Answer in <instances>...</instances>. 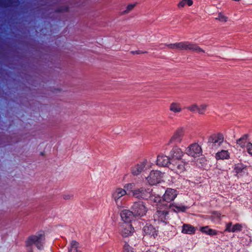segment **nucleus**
<instances>
[{"label": "nucleus", "instance_id": "nucleus-1", "mask_svg": "<svg viewBox=\"0 0 252 252\" xmlns=\"http://www.w3.org/2000/svg\"><path fill=\"white\" fill-rule=\"evenodd\" d=\"M174 51L182 50L190 51L198 54L205 53L204 50L200 47L197 44L189 41H182L174 43L161 44Z\"/></svg>", "mask_w": 252, "mask_h": 252}, {"label": "nucleus", "instance_id": "nucleus-2", "mask_svg": "<svg viewBox=\"0 0 252 252\" xmlns=\"http://www.w3.org/2000/svg\"><path fill=\"white\" fill-rule=\"evenodd\" d=\"M44 234L43 232L38 233L35 235L30 236L25 241V246L27 248H30L32 245H35L36 247L39 250L43 249V244L44 241Z\"/></svg>", "mask_w": 252, "mask_h": 252}, {"label": "nucleus", "instance_id": "nucleus-3", "mask_svg": "<svg viewBox=\"0 0 252 252\" xmlns=\"http://www.w3.org/2000/svg\"><path fill=\"white\" fill-rule=\"evenodd\" d=\"M147 183L150 186L156 185L162 181L163 173L158 170H151L150 173L146 176L143 175Z\"/></svg>", "mask_w": 252, "mask_h": 252}, {"label": "nucleus", "instance_id": "nucleus-4", "mask_svg": "<svg viewBox=\"0 0 252 252\" xmlns=\"http://www.w3.org/2000/svg\"><path fill=\"white\" fill-rule=\"evenodd\" d=\"M224 137L222 134L218 133L209 136L207 142L208 146L212 149H216L223 142Z\"/></svg>", "mask_w": 252, "mask_h": 252}, {"label": "nucleus", "instance_id": "nucleus-5", "mask_svg": "<svg viewBox=\"0 0 252 252\" xmlns=\"http://www.w3.org/2000/svg\"><path fill=\"white\" fill-rule=\"evenodd\" d=\"M233 172L234 175L238 179L247 176L249 175L248 167L242 162L236 163L233 165Z\"/></svg>", "mask_w": 252, "mask_h": 252}, {"label": "nucleus", "instance_id": "nucleus-6", "mask_svg": "<svg viewBox=\"0 0 252 252\" xmlns=\"http://www.w3.org/2000/svg\"><path fill=\"white\" fill-rule=\"evenodd\" d=\"M202 153L201 147L197 143H193L186 149V153L194 158L199 157Z\"/></svg>", "mask_w": 252, "mask_h": 252}, {"label": "nucleus", "instance_id": "nucleus-7", "mask_svg": "<svg viewBox=\"0 0 252 252\" xmlns=\"http://www.w3.org/2000/svg\"><path fill=\"white\" fill-rule=\"evenodd\" d=\"M178 194V192L175 189L167 188L162 196V201L170 203L176 198Z\"/></svg>", "mask_w": 252, "mask_h": 252}, {"label": "nucleus", "instance_id": "nucleus-8", "mask_svg": "<svg viewBox=\"0 0 252 252\" xmlns=\"http://www.w3.org/2000/svg\"><path fill=\"white\" fill-rule=\"evenodd\" d=\"M184 135V131L183 128L180 127L177 128L171 137L169 144H177L180 143L182 141Z\"/></svg>", "mask_w": 252, "mask_h": 252}, {"label": "nucleus", "instance_id": "nucleus-9", "mask_svg": "<svg viewBox=\"0 0 252 252\" xmlns=\"http://www.w3.org/2000/svg\"><path fill=\"white\" fill-rule=\"evenodd\" d=\"M243 225L239 223L233 224L231 221L228 222L225 224L224 232L236 233L242 230Z\"/></svg>", "mask_w": 252, "mask_h": 252}, {"label": "nucleus", "instance_id": "nucleus-10", "mask_svg": "<svg viewBox=\"0 0 252 252\" xmlns=\"http://www.w3.org/2000/svg\"><path fill=\"white\" fill-rule=\"evenodd\" d=\"M121 227V234L124 237L130 235L134 230L132 224L129 223H122Z\"/></svg>", "mask_w": 252, "mask_h": 252}, {"label": "nucleus", "instance_id": "nucleus-11", "mask_svg": "<svg viewBox=\"0 0 252 252\" xmlns=\"http://www.w3.org/2000/svg\"><path fill=\"white\" fill-rule=\"evenodd\" d=\"M170 159L171 158L169 155V156L164 155H158L157 158V164L161 167L168 166L169 165L171 164Z\"/></svg>", "mask_w": 252, "mask_h": 252}, {"label": "nucleus", "instance_id": "nucleus-12", "mask_svg": "<svg viewBox=\"0 0 252 252\" xmlns=\"http://www.w3.org/2000/svg\"><path fill=\"white\" fill-rule=\"evenodd\" d=\"M168 214L169 211L167 210H158L154 217L156 218L158 221L167 223V220L169 218L168 216Z\"/></svg>", "mask_w": 252, "mask_h": 252}, {"label": "nucleus", "instance_id": "nucleus-13", "mask_svg": "<svg viewBox=\"0 0 252 252\" xmlns=\"http://www.w3.org/2000/svg\"><path fill=\"white\" fill-rule=\"evenodd\" d=\"M184 153L178 146H174L170 152L169 156L171 159H181Z\"/></svg>", "mask_w": 252, "mask_h": 252}, {"label": "nucleus", "instance_id": "nucleus-14", "mask_svg": "<svg viewBox=\"0 0 252 252\" xmlns=\"http://www.w3.org/2000/svg\"><path fill=\"white\" fill-rule=\"evenodd\" d=\"M121 219L124 221L123 223H130L134 215L132 212L128 210H124L120 214Z\"/></svg>", "mask_w": 252, "mask_h": 252}, {"label": "nucleus", "instance_id": "nucleus-15", "mask_svg": "<svg viewBox=\"0 0 252 252\" xmlns=\"http://www.w3.org/2000/svg\"><path fill=\"white\" fill-rule=\"evenodd\" d=\"M143 230L146 234L153 236L154 238L158 235V231L152 224L146 223L143 227Z\"/></svg>", "mask_w": 252, "mask_h": 252}, {"label": "nucleus", "instance_id": "nucleus-16", "mask_svg": "<svg viewBox=\"0 0 252 252\" xmlns=\"http://www.w3.org/2000/svg\"><path fill=\"white\" fill-rule=\"evenodd\" d=\"M197 228L190 224L184 223L182 225V233L192 235L195 234Z\"/></svg>", "mask_w": 252, "mask_h": 252}, {"label": "nucleus", "instance_id": "nucleus-17", "mask_svg": "<svg viewBox=\"0 0 252 252\" xmlns=\"http://www.w3.org/2000/svg\"><path fill=\"white\" fill-rule=\"evenodd\" d=\"M126 194L125 189L122 188L116 189L112 193V198L117 203L118 200Z\"/></svg>", "mask_w": 252, "mask_h": 252}, {"label": "nucleus", "instance_id": "nucleus-18", "mask_svg": "<svg viewBox=\"0 0 252 252\" xmlns=\"http://www.w3.org/2000/svg\"><path fill=\"white\" fill-rule=\"evenodd\" d=\"M132 212L135 217H140L142 213V202L141 201L135 202L131 208Z\"/></svg>", "mask_w": 252, "mask_h": 252}, {"label": "nucleus", "instance_id": "nucleus-19", "mask_svg": "<svg viewBox=\"0 0 252 252\" xmlns=\"http://www.w3.org/2000/svg\"><path fill=\"white\" fill-rule=\"evenodd\" d=\"M200 231L202 233L207 234L210 236H214L217 235L219 233H223V232H220L217 230L210 228L209 226L208 225L201 227L200 228Z\"/></svg>", "mask_w": 252, "mask_h": 252}, {"label": "nucleus", "instance_id": "nucleus-20", "mask_svg": "<svg viewBox=\"0 0 252 252\" xmlns=\"http://www.w3.org/2000/svg\"><path fill=\"white\" fill-rule=\"evenodd\" d=\"M163 205L167 206V204H166ZM168 208L175 213L185 212L188 208L187 206L184 205H177L175 203H170L168 205Z\"/></svg>", "mask_w": 252, "mask_h": 252}, {"label": "nucleus", "instance_id": "nucleus-21", "mask_svg": "<svg viewBox=\"0 0 252 252\" xmlns=\"http://www.w3.org/2000/svg\"><path fill=\"white\" fill-rule=\"evenodd\" d=\"M250 135L249 134H245L242 136L239 139L236 141V143L239 145L242 148H247L248 143H251L249 141V137Z\"/></svg>", "mask_w": 252, "mask_h": 252}, {"label": "nucleus", "instance_id": "nucleus-22", "mask_svg": "<svg viewBox=\"0 0 252 252\" xmlns=\"http://www.w3.org/2000/svg\"><path fill=\"white\" fill-rule=\"evenodd\" d=\"M19 0H0V6L7 8L19 4Z\"/></svg>", "mask_w": 252, "mask_h": 252}, {"label": "nucleus", "instance_id": "nucleus-23", "mask_svg": "<svg viewBox=\"0 0 252 252\" xmlns=\"http://www.w3.org/2000/svg\"><path fill=\"white\" fill-rule=\"evenodd\" d=\"M187 164V162L183 161H176L174 165V168L172 169V170H175L177 173H182L186 170L185 166Z\"/></svg>", "mask_w": 252, "mask_h": 252}, {"label": "nucleus", "instance_id": "nucleus-24", "mask_svg": "<svg viewBox=\"0 0 252 252\" xmlns=\"http://www.w3.org/2000/svg\"><path fill=\"white\" fill-rule=\"evenodd\" d=\"M147 200L150 201L151 203H153V205H157L158 203L163 202L162 196L154 193L150 196Z\"/></svg>", "mask_w": 252, "mask_h": 252}, {"label": "nucleus", "instance_id": "nucleus-25", "mask_svg": "<svg viewBox=\"0 0 252 252\" xmlns=\"http://www.w3.org/2000/svg\"><path fill=\"white\" fill-rule=\"evenodd\" d=\"M216 158L217 160L219 159H228L229 158V153L227 150H221L216 154Z\"/></svg>", "mask_w": 252, "mask_h": 252}, {"label": "nucleus", "instance_id": "nucleus-26", "mask_svg": "<svg viewBox=\"0 0 252 252\" xmlns=\"http://www.w3.org/2000/svg\"><path fill=\"white\" fill-rule=\"evenodd\" d=\"M169 110L175 113H179L182 111L181 104L178 102H172L170 104Z\"/></svg>", "mask_w": 252, "mask_h": 252}, {"label": "nucleus", "instance_id": "nucleus-27", "mask_svg": "<svg viewBox=\"0 0 252 252\" xmlns=\"http://www.w3.org/2000/svg\"><path fill=\"white\" fill-rule=\"evenodd\" d=\"M153 165V164L150 160H148L147 159H144L143 160V175L147 174L146 171L151 169Z\"/></svg>", "mask_w": 252, "mask_h": 252}, {"label": "nucleus", "instance_id": "nucleus-28", "mask_svg": "<svg viewBox=\"0 0 252 252\" xmlns=\"http://www.w3.org/2000/svg\"><path fill=\"white\" fill-rule=\"evenodd\" d=\"M142 172V163H137L131 168V173L134 176H137Z\"/></svg>", "mask_w": 252, "mask_h": 252}, {"label": "nucleus", "instance_id": "nucleus-29", "mask_svg": "<svg viewBox=\"0 0 252 252\" xmlns=\"http://www.w3.org/2000/svg\"><path fill=\"white\" fill-rule=\"evenodd\" d=\"M79 243L75 240H72L70 243V247L68 248V252H81L78 250Z\"/></svg>", "mask_w": 252, "mask_h": 252}, {"label": "nucleus", "instance_id": "nucleus-30", "mask_svg": "<svg viewBox=\"0 0 252 252\" xmlns=\"http://www.w3.org/2000/svg\"><path fill=\"white\" fill-rule=\"evenodd\" d=\"M153 189L151 187L145 189L143 190V199L147 200L153 194Z\"/></svg>", "mask_w": 252, "mask_h": 252}, {"label": "nucleus", "instance_id": "nucleus-31", "mask_svg": "<svg viewBox=\"0 0 252 252\" xmlns=\"http://www.w3.org/2000/svg\"><path fill=\"white\" fill-rule=\"evenodd\" d=\"M215 19L221 22H226L228 20V17L225 16L223 13L220 12L218 13V16Z\"/></svg>", "mask_w": 252, "mask_h": 252}, {"label": "nucleus", "instance_id": "nucleus-32", "mask_svg": "<svg viewBox=\"0 0 252 252\" xmlns=\"http://www.w3.org/2000/svg\"><path fill=\"white\" fill-rule=\"evenodd\" d=\"M186 3L189 6H191L193 3V1L192 0H182L178 3V7H183L186 5Z\"/></svg>", "mask_w": 252, "mask_h": 252}, {"label": "nucleus", "instance_id": "nucleus-33", "mask_svg": "<svg viewBox=\"0 0 252 252\" xmlns=\"http://www.w3.org/2000/svg\"><path fill=\"white\" fill-rule=\"evenodd\" d=\"M123 252H134L132 248L127 242H125L123 246Z\"/></svg>", "mask_w": 252, "mask_h": 252}, {"label": "nucleus", "instance_id": "nucleus-34", "mask_svg": "<svg viewBox=\"0 0 252 252\" xmlns=\"http://www.w3.org/2000/svg\"><path fill=\"white\" fill-rule=\"evenodd\" d=\"M133 195L137 198H140L142 197V191L140 189H135L132 191Z\"/></svg>", "mask_w": 252, "mask_h": 252}, {"label": "nucleus", "instance_id": "nucleus-35", "mask_svg": "<svg viewBox=\"0 0 252 252\" xmlns=\"http://www.w3.org/2000/svg\"><path fill=\"white\" fill-rule=\"evenodd\" d=\"M135 6V4H128L126 9L122 12V14H125L129 12Z\"/></svg>", "mask_w": 252, "mask_h": 252}, {"label": "nucleus", "instance_id": "nucleus-36", "mask_svg": "<svg viewBox=\"0 0 252 252\" xmlns=\"http://www.w3.org/2000/svg\"><path fill=\"white\" fill-rule=\"evenodd\" d=\"M68 10H69V8L68 6H61V7H60L57 8L55 10V12L57 13H60V12H63L68 11Z\"/></svg>", "mask_w": 252, "mask_h": 252}, {"label": "nucleus", "instance_id": "nucleus-37", "mask_svg": "<svg viewBox=\"0 0 252 252\" xmlns=\"http://www.w3.org/2000/svg\"><path fill=\"white\" fill-rule=\"evenodd\" d=\"M187 109L191 112H195L197 111L198 106H197V104H194L193 105L187 107Z\"/></svg>", "mask_w": 252, "mask_h": 252}, {"label": "nucleus", "instance_id": "nucleus-38", "mask_svg": "<svg viewBox=\"0 0 252 252\" xmlns=\"http://www.w3.org/2000/svg\"><path fill=\"white\" fill-rule=\"evenodd\" d=\"M206 109V105H201L200 107H198V109H197V112L200 114H203Z\"/></svg>", "mask_w": 252, "mask_h": 252}, {"label": "nucleus", "instance_id": "nucleus-39", "mask_svg": "<svg viewBox=\"0 0 252 252\" xmlns=\"http://www.w3.org/2000/svg\"><path fill=\"white\" fill-rule=\"evenodd\" d=\"M247 151L249 155L252 156V143H248V145L247 146Z\"/></svg>", "mask_w": 252, "mask_h": 252}, {"label": "nucleus", "instance_id": "nucleus-40", "mask_svg": "<svg viewBox=\"0 0 252 252\" xmlns=\"http://www.w3.org/2000/svg\"><path fill=\"white\" fill-rule=\"evenodd\" d=\"M211 214L214 215L217 218L219 219H220L221 218V213L219 211H212Z\"/></svg>", "mask_w": 252, "mask_h": 252}, {"label": "nucleus", "instance_id": "nucleus-41", "mask_svg": "<svg viewBox=\"0 0 252 252\" xmlns=\"http://www.w3.org/2000/svg\"><path fill=\"white\" fill-rule=\"evenodd\" d=\"M134 186L135 185L134 183H129L126 184L124 187L127 189H132Z\"/></svg>", "mask_w": 252, "mask_h": 252}, {"label": "nucleus", "instance_id": "nucleus-42", "mask_svg": "<svg viewBox=\"0 0 252 252\" xmlns=\"http://www.w3.org/2000/svg\"><path fill=\"white\" fill-rule=\"evenodd\" d=\"M72 197V195L69 194H65L63 195V198L65 200L70 199Z\"/></svg>", "mask_w": 252, "mask_h": 252}, {"label": "nucleus", "instance_id": "nucleus-43", "mask_svg": "<svg viewBox=\"0 0 252 252\" xmlns=\"http://www.w3.org/2000/svg\"><path fill=\"white\" fill-rule=\"evenodd\" d=\"M130 53L132 54H139L140 53V51L136 50V51H132Z\"/></svg>", "mask_w": 252, "mask_h": 252}, {"label": "nucleus", "instance_id": "nucleus-44", "mask_svg": "<svg viewBox=\"0 0 252 252\" xmlns=\"http://www.w3.org/2000/svg\"><path fill=\"white\" fill-rule=\"evenodd\" d=\"M27 252H33L32 249V247H30L27 249Z\"/></svg>", "mask_w": 252, "mask_h": 252}, {"label": "nucleus", "instance_id": "nucleus-45", "mask_svg": "<svg viewBox=\"0 0 252 252\" xmlns=\"http://www.w3.org/2000/svg\"><path fill=\"white\" fill-rule=\"evenodd\" d=\"M210 219H211V220H214V217H213V216H211L210 217Z\"/></svg>", "mask_w": 252, "mask_h": 252}, {"label": "nucleus", "instance_id": "nucleus-46", "mask_svg": "<svg viewBox=\"0 0 252 252\" xmlns=\"http://www.w3.org/2000/svg\"><path fill=\"white\" fill-rule=\"evenodd\" d=\"M142 206H143V208H145V206H144V205L143 204V205H142Z\"/></svg>", "mask_w": 252, "mask_h": 252}, {"label": "nucleus", "instance_id": "nucleus-47", "mask_svg": "<svg viewBox=\"0 0 252 252\" xmlns=\"http://www.w3.org/2000/svg\"><path fill=\"white\" fill-rule=\"evenodd\" d=\"M41 155H43V152H41Z\"/></svg>", "mask_w": 252, "mask_h": 252}, {"label": "nucleus", "instance_id": "nucleus-48", "mask_svg": "<svg viewBox=\"0 0 252 252\" xmlns=\"http://www.w3.org/2000/svg\"><path fill=\"white\" fill-rule=\"evenodd\" d=\"M146 252H151V251H147Z\"/></svg>", "mask_w": 252, "mask_h": 252}, {"label": "nucleus", "instance_id": "nucleus-49", "mask_svg": "<svg viewBox=\"0 0 252 252\" xmlns=\"http://www.w3.org/2000/svg\"><path fill=\"white\" fill-rule=\"evenodd\" d=\"M0 63H2V62H0Z\"/></svg>", "mask_w": 252, "mask_h": 252}]
</instances>
